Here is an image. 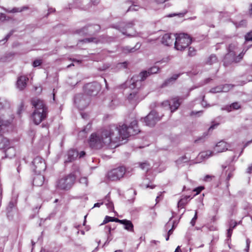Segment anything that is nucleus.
<instances>
[{
	"mask_svg": "<svg viewBox=\"0 0 252 252\" xmlns=\"http://www.w3.org/2000/svg\"><path fill=\"white\" fill-rule=\"evenodd\" d=\"M245 40L246 41H252V31L247 33L245 36Z\"/></svg>",
	"mask_w": 252,
	"mask_h": 252,
	"instance_id": "37998d69",
	"label": "nucleus"
},
{
	"mask_svg": "<svg viewBox=\"0 0 252 252\" xmlns=\"http://www.w3.org/2000/svg\"><path fill=\"white\" fill-rule=\"evenodd\" d=\"M228 144L223 141L218 142L216 146L215 151L217 153H220L228 150Z\"/></svg>",
	"mask_w": 252,
	"mask_h": 252,
	"instance_id": "412c9836",
	"label": "nucleus"
},
{
	"mask_svg": "<svg viewBox=\"0 0 252 252\" xmlns=\"http://www.w3.org/2000/svg\"><path fill=\"white\" fill-rule=\"evenodd\" d=\"M56 11L55 8H49L48 9V13L47 14L46 16H48L49 14L55 12Z\"/></svg>",
	"mask_w": 252,
	"mask_h": 252,
	"instance_id": "4d7b16f0",
	"label": "nucleus"
},
{
	"mask_svg": "<svg viewBox=\"0 0 252 252\" xmlns=\"http://www.w3.org/2000/svg\"><path fill=\"white\" fill-rule=\"evenodd\" d=\"M78 156V152L74 149H70L67 152V158L65 162H70L75 160Z\"/></svg>",
	"mask_w": 252,
	"mask_h": 252,
	"instance_id": "aec40b11",
	"label": "nucleus"
},
{
	"mask_svg": "<svg viewBox=\"0 0 252 252\" xmlns=\"http://www.w3.org/2000/svg\"><path fill=\"white\" fill-rule=\"evenodd\" d=\"M230 107L234 109L237 110L239 109L241 107V106L238 102H234L231 104Z\"/></svg>",
	"mask_w": 252,
	"mask_h": 252,
	"instance_id": "49530a36",
	"label": "nucleus"
},
{
	"mask_svg": "<svg viewBox=\"0 0 252 252\" xmlns=\"http://www.w3.org/2000/svg\"><path fill=\"white\" fill-rule=\"evenodd\" d=\"M28 8V7L27 6H23L21 8L14 7L13 8H12L11 10L9 9H5V11L8 13H16V12H21L25 9H27Z\"/></svg>",
	"mask_w": 252,
	"mask_h": 252,
	"instance_id": "7c9ffc66",
	"label": "nucleus"
},
{
	"mask_svg": "<svg viewBox=\"0 0 252 252\" xmlns=\"http://www.w3.org/2000/svg\"><path fill=\"white\" fill-rule=\"evenodd\" d=\"M232 231H233V230H232V228H229L227 230V237L228 238H230L231 237L232 233Z\"/></svg>",
	"mask_w": 252,
	"mask_h": 252,
	"instance_id": "6e6d98bb",
	"label": "nucleus"
},
{
	"mask_svg": "<svg viewBox=\"0 0 252 252\" xmlns=\"http://www.w3.org/2000/svg\"><path fill=\"white\" fill-rule=\"evenodd\" d=\"M85 154H86V153L84 151H81L80 153H78V157H79V158H80L84 157L85 156Z\"/></svg>",
	"mask_w": 252,
	"mask_h": 252,
	"instance_id": "680f3d73",
	"label": "nucleus"
},
{
	"mask_svg": "<svg viewBox=\"0 0 252 252\" xmlns=\"http://www.w3.org/2000/svg\"><path fill=\"white\" fill-rule=\"evenodd\" d=\"M203 189L204 187L200 186L194 189L193 191L196 192L195 194L197 195L199 194Z\"/></svg>",
	"mask_w": 252,
	"mask_h": 252,
	"instance_id": "8fccbe9b",
	"label": "nucleus"
},
{
	"mask_svg": "<svg viewBox=\"0 0 252 252\" xmlns=\"http://www.w3.org/2000/svg\"><path fill=\"white\" fill-rule=\"evenodd\" d=\"M28 80L29 78L25 76L19 77L16 83L17 88L21 91L23 90L26 88Z\"/></svg>",
	"mask_w": 252,
	"mask_h": 252,
	"instance_id": "f3484780",
	"label": "nucleus"
},
{
	"mask_svg": "<svg viewBox=\"0 0 252 252\" xmlns=\"http://www.w3.org/2000/svg\"><path fill=\"white\" fill-rule=\"evenodd\" d=\"M42 63V60H36L34 61H33L32 63V65L33 67H37L39 65H40Z\"/></svg>",
	"mask_w": 252,
	"mask_h": 252,
	"instance_id": "a18cd8bd",
	"label": "nucleus"
},
{
	"mask_svg": "<svg viewBox=\"0 0 252 252\" xmlns=\"http://www.w3.org/2000/svg\"><path fill=\"white\" fill-rule=\"evenodd\" d=\"M126 172V169L124 166H120L108 171L106 177L111 181H118L124 177Z\"/></svg>",
	"mask_w": 252,
	"mask_h": 252,
	"instance_id": "0eeeda50",
	"label": "nucleus"
},
{
	"mask_svg": "<svg viewBox=\"0 0 252 252\" xmlns=\"http://www.w3.org/2000/svg\"><path fill=\"white\" fill-rule=\"evenodd\" d=\"M75 181V177L73 174H70L60 179L57 184L58 189L62 190L70 189Z\"/></svg>",
	"mask_w": 252,
	"mask_h": 252,
	"instance_id": "423d86ee",
	"label": "nucleus"
},
{
	"mask_svg": "<svg viewBox=\"0 0 252 252\" xmlns=\"http://www.w3.org/2000/svg\"><path fill=\"white\" fill-rule=\"evenodd\" d=\"M218 62V58L216 55L212 54L208 58L206 63L208 64L211 65Z\"/></svg>",
	"mask_w": 252,
	"mask_h": 252,
	"instance_id": "2f4dec72",
	"label": "nucleus"
},
{
	"mask_svg": "<svg viewBox=\"0 0 252 252\" xmlns=\"http://www.w3.org/2000/svg\"><path fill=\"white\" fill-rule=\"evenodd\" d=\"M186 13H187V12H184V13H178V14H177V13H174V14H170V15H169L168 16L169 17H173V16H176V15H178V16H179L180 17H183Z\"/></svg>",
	"mask_w": 252,
	"mask_h": 252,
	"instance_id": "603ef678",
	"label": "nucleus"
},
{
	"mask_svg": "<svg viewBox=\"0 0 252 252\" xmlns=\"http://www.w3.org/2000/svg\"><path fill=\"white\" fill-rule=\"evenodd\" d=\"M250 241L249 239H247L246 240V247L245 249V251L246 252H249V247H250Z\"/></svg>",
	"mask_w": 252,
	"mask_h": 252,
	"instance_id": "864d4df0",
	"label": "nucleus"
},
{
	"mask_svg": "<svg viewBox=\"0 0 252 252\" xmlns=\"http://www.w3.org/2000/svg\"><path fill=\"white\" fill-rule=\"evenodd\" d=\"M103 204V201H102L101 202L96 203L94 204V207H99Z\"/></svg>",
	"mask_w": 252,
	"mask_h": 252,
	"instance_id": "e2e57ef3",
	"label": "nucleus"
},
{
	"mask_svg": "<svg viewBox=\"0 0 252 252\" xmlns=\"http://www.w3.org/2000/svg\"><path fill=\"white\" fill-rule=\"evenodd\" d=\"M127 99L131 103L134 105H136L139 101L137 93L135 91L128 95Z\"/></svg>",
	"mask_w": 252,
	"mask_h": 252,
	"instance_id": "b1692460",
	"label": "nucleus"
},
{
	"mask_svg": "<svg viewBox=\"0 0 252 252\" xmlns=\"http://www.w3.org/2000/svg\"><path fill=\"white\" fill-rule=\"evenodd\" d=\"M150 75L147 70L141 71L139 75L133 76L129 81V88L131 89L140 88L142 82Z\"/></svg>",
	"mask_w": 252,
	"mask_h": 252,
	"instance_id": "39448f33",
	"label": "nucleus"
},
{
	"mask_svg": "<svg viewBox=\"0 0 252 252\" xmlns=\"http://www.w3.org/2000/svg\"><path fill=\"white\" fill-rule=\"evenodd\" d=\"M245 52L242 51L238 56L232 53H227L223 59V65L225 67L231 65L233 63H239L243 58Z\"/></svg>",
	"mask_w": 252,
	"mask_h": 252,
	"instance_id": "6e6552de",
	"label": "nucleus"
},
{
	"mask_svg": "<svg viewBox=\"0 0 252 252\" xmlns=\"http://www.w3.org/2000/svg\"><path fill=\"white\" fill-rule=\"evenodd\" d=\"M31 102L34 108L32 118L34 123L37 125L47 118L48 113V107L43 100L37 97L32 98Z\"/></svg>",
	"mask_w": 252,
	"mask_h": 252,
	"instance_id": "f03ea898",
	"label": "nucleus"
},
{
	"mask_svg": "<svg viewBox=\"0 0 252 252\" xmlns=\"http://www.w3.org/2000/svg\"><path fill=\"white\" fill-rule=\"evenodd\" d=\"M181 73L173 74L171 77L166 79L161 84V88H165L174 84L176 80L180 76Z\"/></svg>",
	"mask_w": 252,
	"mask_h": 252,
	"instance_id": "a211bd4d",
	"label": "nucleus"
},
{
	"mask_svg": "<svg viewBox=\"0 0 252 252\" xmlns=\"http://www.w3.org/2000/svg\"><path fill=\"white\" fill-rule=\"evenodd\" d=\"M208 228L210 231H216L217 230V227L214 225H211Z\"/></svg>",
	"mask_w": 252,
	"mask_h": 252,
	"instance_id": "052dcab7",
	"label": "nucleus"
},
{
	"mask_svg": "<svg viewBox=\"0 0 252 252\" xmlns=\"http://www.w3.org/2000/svg\"><path fill=\"white\" fill-rule=\"evenodd\" d=\"M110 132L106 127L100 132L92 133L89 142L90 147L93 149H99L104 145H109L112 142L110 137Z\"/></svg>",
	"mask_w": 252,
	"mask_h": 252,
	"instance_id": "7ed1b4c3",
	"label": "nucleus"
},
{
	"mask_svg": "<svg viewBox=\"0 0 252 252\" xmlns=\"http://www.w3.org/2000/svg\"><path fill=\"white\" fill-rule=\"evenodd\" d=\"M192 42V38L188 34L181 33L176 34L174 48L180 51L184 50Z\"/></svg>",
	"mask_w": 252,
	"mask_h": 252,
	"instance_id": "20e7f679",
	"label": "nucleus"
},
{
	"mask_svg": "<svg viewBox=\"0 0 252 252\" xmlns=\"http://www.w3.org/2000/svg\"><path fill=\"white\" fill-rule=\"evenodd\" d=\"M180 105V102H179V99H177V98L172 99L170 106V110H171V112H173L176 111Z\"/></svg>",
	"mask_w": 252,
	"mask_h": 252,
	"instance_id": "393cba45",
	"label": "nucleus"
},
{
	"mask_svg": "<svg viewBox=\"0 0 252 252\" xmlns=\"http://www.w3.org/2000/svg\"><path fill=\"white\" fill-rule=\"evenodd\" d=\"M227 53H232V54H235L238 52V44L236 43H232L229 44L227 48Z\"/></svg>",
	"mask_w": 252,
	"mask_h": 252,
	"instance_id": "a878e982",
	"label": "nucleus"
},
{
	"mask_svg": "<svg viewBox=\"0 0 252 252\" xmlns=\"http://www.w3.org/2000/svg\"><path fill=\"white\" fill-rule=\"evenodd\" d=\"M106 128L107 130L110 131L109 135L112 142H117L120 141L121 139H125L129 136L138 134L140 132L137 121L135 119L130 122L128 127L126 125L123 124L119 127L113 125Z\"/></svg>",
	"mask_w": 252,
	"mask_h": 252,
	"instance_id": "f257e3e1",
	"label": "nucleus"
},
{
	"mask_svg": "<svg viewBox=\"0 0 252 252\" xmlns=\"http://www.w3.org/2000/svg\"><path fill=\"white\" fill-rule=\"evenodd\" d=\"M150 164L146 162L141 163L140 164V168L144 170L148 171L150 168Z\"/></svg>",
	"mask_w": 252,
	"mask_h": 252,
	"instance_id": "58836bf2",
	"label": "nucleus"
},
{
	"mask_svg": "<svg viewBox=\"0 0 252 252\" xmlns=\"http://www.w3.org/2000/svg\"><path fill=\"white\" fill-rule=\"evenodd\" d=\"M105 231H106V232H108L107 239V240L106 241V242L104 243L103 247H104L106 245H108L109 244V243H110V242L113 239L112 237H111V226L108 225H106L105 227Z\"/></svg>",
	"mask_w": 252,
	"mask_h": 252,
	"instance_id": "c85d7f7f",
	"label": "nucleus"
},
{
	"mask_svg": "<svg viewBox=\"0 0 252 252\" xmlns=\"http://www.w3.org/2000/svg\"><path fill=\"white\" fill-rule=\"evenodd\" d=\"M159 68L157 66H153L148 69L149 74L151 75L153 74H156L158 72Z\"/></svg>",
	"mask_w": 252,
	"mask_h": 252,
	"instance_id": "c9c22d12",
	"label": "nucleus"
},
{
	"mask_svg": "<svg viewBox=\"0 0 252 252\" xmlns=\"http://www.w3.org/2000/svg\"><path fill=\"white\" fill-rule=\"evenodd\" d=\"M221 86H218L212 88L209 91L210 93H218L220 92H222V90L221 89Z\"/></svg>",
	"mask_w": 252,
	"mask_h": 252,
	"instance_id": "4c0bfd02",
	"label": "nucleus"
},
{
	"mask_svg": "<svg viewBox=\"0 0 252 252\" xmlns=\"http://www.w3.org/2000/svg\"><path fill=\"white\" fill-rule=\"evenodd\" d=\"M170 101L169 100H165L160 103L161 106L164 107H168L170 109Z\"/></svg>",
	"mask_w": 252,
	"mask_h": 252,
	"instance_id": "c03bdc74",
	"label": "nucleus"
},
{
	"mask_svg": "<svg viewBox=\"0 0 252 252\" xmlns=\"http://www.w3.org/2000/svg\"><path fill=\"white\" fill-rule=\"evenodd\" d=\"M46 165L44 160L39 157L34 158L32 162V168L36 174H41L45 170Z\"/></svg>",
	"mask_w": 252,
	"mask_h": 252,
	"instance_id": "1a4fd4ad",
	"label": "nucleus"
},
{
	"mask_svg": "<svg viewBox=\"0 0 252 252\" xmlns=\"http://www.w3.org/2000/svg\"><path fill=\"white\" fill-rule=\"evenodd\" d=\"M141 46V44L138 42L136 44L134 47L132 48L128 46H125L122 48V52L125 54L133 53L139 49Z\"/></svg>",
	"mask_w": 252,
	"mask_h": 252,
	"instance_id": "5701e85b",
	"label": "nucleus"
},
{
	"mask_svg": "<svg viewBox=\"0 0 252 252\" xmlns=\"http://www.w3.org/2000/svg\"><path fill=\"white\" fill-rule=\"evenodd\" d=\"M101 85L96 82L87 84L84 87L85 92L89 95L95 96L101 90Z\"/></svg>",
	"mask_w": 252,
	"mask_h": 252,
	"instance_id": "9b49d317",
	"label": "nucleus"
},
{
	"mask_svg": "<svg viewBox=\"0 0 252 252\" xmlns=\"http://www.w3.org/2000/svg\"><path fill=\"white\" fill-rule=\"evenodd\" d=\"M236 225H237V223L235 221L233 222V223L230 224V228H231L233 229V228H235V227L236 226Z\"/></svg>",
	"mask_w": 252,
	"mask_h": 252,
	"instance_id": "69168bd1",
	"label": "nucleus"
},
{
	"mask_svg": "<svg viewBox=\"0 0 252 252\" xmlns=\"http://www.w3.org/2000/svg\"><path fill=\"white\" fill-rule=\"evenodd\" d=\"M187 203V202L185 200V198H182L178 201V207L183 208Z\"/></svg>",
	"mask_w": 252,
	"mask_h": 252,
	"instance_id": "79ce46f5",
	"label": "nucleus"
},
{
	"mask_svg": "<svg viewBox=\"0 0 252 252\" xmlns=\"http://www.w3.org/2000/svg\"><path fill=\"white\" fill-rule=\"evenodd\" d=\"M100 30V26L99 25L94 24L85 26L80 30L78 33L80 35H93L98 32Z\"/></svg>",
	"mask_w": 252,
	"mask_h": 252,
	"instance_id": "ddd939ff",
	"label": "nucleus"
},
{
	"mask_svg": "<svg viewBox=\"0 0 252 252\" xmlns=\"http://www.w3.org/2000/svg\"><path fill=\"white\" fill-rule=\"evenodd\" d=\"M212 176H210L209 175H207L206 176H205L204 177V181H207L209 179H211L212 178Z\"/></svg>",
	"mask_w": 252,
	"mask_h": 252,
	"instance_id": "338daca9",
	"label": "nucleus"
},
{
	"mask_svg": "<svg viewBox=\"0 0 252 252\" xmlns=\"http://www.w3.org/2000/svg\"><path fill=\"white\" fill-rule=\"evenodd\" d=\"M252 172V164H251L247 169L246 172L248 174H251Z\"/></svg>",
	"mask_w": 252,
	"mask_h": 252,
	"instance_id": "bf43d9fd",
	"label": "nucleus"
},
{
	"mask_svg": "<svg viewBox=\"0 0 252 252\" xmlns=\"http://www.w3.org/2000/svg\"><path fill=\"white\" fill-rule=\"evenodd\" d=\"M117 220H119V219L118 218H113V217H111L106 216L105 217V218H104V219L103 221V222L101 224V225L106 224L110 221H115V222H117Z\"/></svg>",
	"mask_w": 252,
	"mask_h": 252,
	"instance_id": "473e14b6",
	"label": "nucleus"
},
{
	"mask_svg": "<svg viewBox=\"0 0 252 252\" xmlns=\"http://www.w3.org/2000/svg\"><path fill=\"white\" fill-rule=\"evenodd\" d=\"M103 203L106 205L107 208L110 211H114V205L113 202L110 201V197L109 194H107L103 199Z\"/></svg>",
	"mask_w": 252,
	"mask_h": 252,
	"instance_id": "cd10ccee",
	"label": "nucleus"
},
{
	"mask_svg": "<svg viewBox=\"0 0 252 252\" xmlns=\"http://www.w3.org/2000/svg\"><path fill=\"white\" fill-rule=\"evenodd\" d=\"M219 125V123H216L215 124L212 125L209 128V131L213 130L215 127H216L217 126H218Z\"/></svg>",
	"mask_w": 252,
	"mask_h": 252,
	"instance_id": "13d9d810",
	"label": "nucleus"
},
{
	"mask_svg": "<svg viewBox=\"0 0 252 252\" xmlns=\"http://www.w3.org/2000/svg\"><path fill=\"white\" fill-rule=\"evenodd\" d=\"M134 25V21L129 22L126 24L124 23H121L119 26L118 29L122 32L123 34L126 35L128 36H134L135 34V32H133L130 33L127 32V30L131 29ZM117 29V27L116 28Z\"/></svg>",
	"mask_w": 252,
	"mask_h": 252,
	"instance_id": "2eb2a0df",
	"label": "nucleus"
},
{
	"mask_svg": "<svg viewBox=\"0 0 252 252\" xmlns=\"http://www.w3.org/2000/svg\"><path fill=\"white\" fill-rule=\"evenodd\" d=\"M44 181V177L41 174H37L33 179V185L35 186L40 187L41 186Z\"/></svg>",
	"mask_w": 252,
	"mask_h": 252,
	"instance_id": "4be33fe9",
	"label": "nucleus"
},
{
	"mask_svg": "<svg viewBox=\"0 0 252 252\" xmlns=\"http://www.w3.org/2000/svg\"><path fill=\"white\" fill-rule=\"evenodd\" d=\"M175 36L176 34L166 33L162 36L161 42L164 45H171L175 39Z\"/></svg>",
	"mask_w": 252,
	"mask_h": 252,
	"instance_id": "dca6fc26",
	"label": "nucleus"
},
{
	"mask_svg": "<svg viewBox=\"0 0 252 252\" xmlns=\"http://www.w3.org/2000/svg\"><path fill=\"white\" fill-rule=\"evenodd\" d=\"M249 13L251 15H252V3L250 5Z\"/></svg>",
	"mask_w": 252,
	"mask_h": 252,
	"instance_id": "774afa93",
	"label": "nucleus"
},
{
	"mask_svg": "<svg viewBox=\"0 0 252 252\" xmlns=\"http://www.w3.org/2000/svg\"><path fill=\"white\" fill-rule=\"evenodd\" d=\"M214 204L213 206V210L216 213H217L220 208V204L218 199L214 198Z\"/></svg>",
	"mask_w": 252,
	"mask_h": 252,
	"instance_id": "f704fd0d",
	"label": "nucleus"
},
{
	"mask_svg": "<svg viewBox=\"0 0 252 252\" xmlns=\"http://www.w3.org/2000/svg\"><path fill=\"white\" fill-rule=\"evenodd\" d=\"M90 102V98L86 95L82 94H77L74 97V103L80 110H83L86 108Z\"/></svg>",
	"mask_w": 252,
	"mask_h": 252,
	"instance_id": "9d476101",
	"label": "nucleus"
},
{
	"mask_svg": "<svg viewBox=\"0 0 252 252\" xmlns=\"http://www.w3.org/2000/svg\"><path fill=\"white\" fill-rule=\"evenodd\" d=\"M190 160V158L187 157L186 155L180 157L176 160V163L178 166L181 165L184 163H187Z\"/></svg>",
	"mask_w": 252,
	"mask_h": 252,
	"instance_id": "c756f323",
	"label": "nucleus"
},
{
	"mask_svg": "<svg viewBox=\"0 0 252 252\" xmlns=\"http://www.w3.org/2000/svg\"><path fill=\"white\" fill-rule=\"evenodd\" d=\"M247 22L246 20H243L240 21V22L238 24V25H236L237 27H245L246 26Z\"/></svg>",
	"mask_w": 252,
	"mask_h": 252,
	"instance_id": "3c124183",
	"label": "nucleus"
},
{
	"mask_svg": "<svg viewBox=\"0 0 252 252\" xmlns=\"http://www.w3.org/2000/svg\"><path fill=\"white\" fill-rule=\"evenodd\" d=\"M0 149H5V154L6 157H10L9 154V151H13V153H14L13 148L10 146L9 140L2 135H0ZM14 155L15 154L13 153L12 156Z\"/></svg>",
	"mask_w": 252,
	"mask_h": 252,
	"instance_id": "4468645a",
	"label": "nucleus"
},
{
	"mask_svg": "<svg viewBox=\"0 0 252 252\" xmlns=\"http://www.w3.org/2000/svg\"><path fill=\"white\" fill-rule=\"evenodd\" d=\"M197 211H196L195 213L194 216L193 217V218L192 219V220L190 221V224L192 226H194L195 225L196 220L197 218Z\"/></svg>",
	"mask_w": 252,
	"mask_h": 252,
	"instance_id": "09e8293b",
	"label": "nucleus"
},
{
	"mask_svg": "<svg viewBox=\"0 0 252 252\" xmlns=\"http://www.w3.org/2000/svg\"><path fill=\"white\" fill-rule=\"evenodd\" d=\"M213 155V152L211 151H206L200 153L198 155V158L202 160L208 159L211 156Z\"/></svg>",
	"mask_w": 252,
	"mask_h": 252,
	"instance_id": "bb28decb",
	"label": "nucleus"
},
{
	"mask_svg": "<svg viewBox=\"0 0 252 252\" xmlns=\"http://www.w3.org/2000/svg\"><path fill=\"white\" fill-rule=\"evenodd\" d=\"M91 127H92V124L91 123H89L85 127V128L83 129V131L85 133H87L91 129Z\"/></svg>",
	"mask_w": 252,
	"mask_h": 252,
	"instance_id": "de8ad7c7",
	"label": "nucleus"
},
{
	"mask_svg": "<svg viewBox=\"0 0 252 252\" xmlns=\"http://www.w3.org/2000/svg\"><path fill=\"white\" fill-rule=\"evenodd\" d=\"M160 119L161 117L158 113L155 111L152 110L147 116L141 119V120H143V122L145 123L146 126L153 127L155 126L158 122L160 121Z\"/></svg>",
	"mask_w": 252,
	"mask_h": 252,
	"instance_id": "f8f14e48",
	"label": "nucleus"
},
{
	"mask_svg": "<svg viewBox=\"0 0 252 252\" xmlns=\"http://www.w3.org/2000/svg\"><path fill=\"white\" fill-rule=\"evenodd\" d=\"M4 126L3 121L0 118V132L2 130V127Z\"/></svg>",
	"mask_w": 252,
	"mask_h": 252,
	"instance_id": "0e129e2a",
	"label": "nucleus"
},
{
	"mask_svg": "<svg viewBox=\"0 0 252 252\" xmlns=\"http://www.w3.org/2000/svg\"><path fill=\"white\" fill-rule=\"evenodd\" d=\"M221 86V89L222 90V92H227L229 90H231L234 87L233 85L230 84H226Z\"/></svg>",
	"mask_w": 252,
	"mask_h": 252,
	"instance_id": "72a5a7b5",
	"label": "nucleus"
},
{
	"mask_svg": "<svg viewBox=\"0 0 252 252\" xmlns=\"http://www.w3.org/2000/svg\"><path fill=\"white\" fill-rule=\"evenodd\" d=\"M81 42H83L84 43L87 42H94L98 43V40L95 37H90V38H86L84 39L80 40Z\"/></svg>",
	"mask_w": 252,
	"mask_h": 252,
	"instance_id": "e433bc0d",
	"label": "nucleus"
},
{
	"mask_svg": "<svg viewBox=\"0 0 252 252\" xmlns=\"http://www.w3.org/2000/svg\"><path fill=\"white\" fill-rule=\"evenodd\" d=\"M14 207V203L13 202L11 201L9 203L8 206L7 208V209L8 211H10Z\"/></svg>",
	"mask_w": 252,
	"mask_h": 252,
	"instance_id": "5fc2aeb1",
	"label": "nucleus"
},
{
	"mask_svg": "<svg viewBox=\"0 0 252 252\" xmlns=\"http://www.w3.org/2000/svg\"><path fill=\"white\" fill-rule=\"evenodd\" d=\"M196 55V50L192 47H189L188 51V56L193 57Z\"/></svg>",
	"mask_w": 252,
	"mask_h": 252,
	"instance_id": "ea45409f",
	"label": "nucleus"
},
{
	"mask_svg": "<svg viewBox=\"0 0 252 252\" xmlns=\"http://www.w3.org/2000/svg\"><path fill=\"white\" fill-rule=\"evenodd\" d=\"M117 222H119L124 225V228L127 231L133 232L134 231V226L130 220H117Z\"/></svg>",
	"mask_w": 252,
	"mask_h": 252,
	"instance_id": "6ab92c4d",
	"label": "nucleus"
},
{
	"mask_svg": "<svg viewBox=\"0 0 252 252\" xmlns=\"http://www.w3.org/2000/svg\"><path fill=\"white\" fill-rule=\"evenodd\" d=\"M79 182L80 184L84 185L85 187H87L88 184V179L85 177L80 178Z\"/></svg>",
	"mask_w": 252,
	"mask_h": 252,
	"instance_id": "a19ab883",
	"label": "nucleus"
}]
</instances>
